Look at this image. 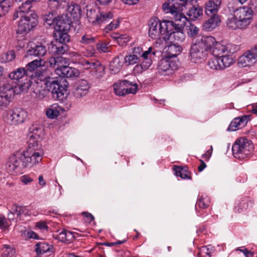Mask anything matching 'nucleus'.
Instances as JSON below:
<instances>
[{
	"label": "nucleus",
	"instance_id": "f257e3e1",
	"mask_svg": "<svg viewBox=\"0 0 257 257\" xmlns=\"http://www.w3.org/2000/svg\"><path fill=\"white\" fill-rule=\"evenodd\" d=\"M31 85V82L29 79L26 80L24 83L14 87L9 80H3L0 82V109L6 108L15 94L27 92Z\"/></svg>",
	"mask_w": 257,
	"mask_h": 257
},
{
	"label": "nucleus",
	"instance_id": "f03ea898",
	"mask_svg": "<svg viewBox=\"0 0 257 257\" xmlns=\"http://www.w3.org/2000/svg\"><path fill=\"white\" fill-rule=\"evenodd\" d=\"M253 11L248 6H242L233 11V15L228 18L227 26L231 30L245 29L252 23Z\"/></svg>",
	"mask_w": 257,
	"mask_h": 257
},
{
	"label": "nucleus",
	"instance_id": "7ed1b4c3",
	"mask_svg": "<svg viewBox=\"0 0 257 257\" xmlns=\"http://www.w3.org/2000/svg\"><path fill=\"white\" fill-rule=\"evenodd\" d=\"M173 21L164 20L160 22L157 18L151 19L149 22V35L153 39L166 40L168 39V33L173 28Z\"/></svg>",
	"mask_w": 257,
	"mask_h": 257
},
{
	"label": "nucleus",
	"instance_id": "20e7f679",
	"mask_svg": "<svg viewBox=\"0 0 257 257\" xmlns=\"http://www.w3.org/2000/svg\"><path fill=\"white\" fill-rule=\"evenodd\" d=\"M24 160L22 166L24 168H32L38 165L42 161L44 153L41 144L34 146L29 145L23 152Z\"/></svg>",
	"mask_w": 257,
	"mask_h": 257
},
{
	"label": "nucleus",
	"instance_id": "39448f33",
	"mask_svg": "<svg viewBox=\"0 0 257 257\" xmlns=\"http://www.w3.org/2000/svg\"><path fill=\"white\" fill-rule=\"evenodd\" d=\"M177 16L172 18L173 28L168 33V39H170L174 43L179 44L182 43L185 39V34L183 32V28L186 25L188 19L186 17Z\"/></svg>",
	"mask_w": 257,
	"mask_h": 257
},
{
	"label": "nucleus",
	"instance_id": "423d86ee",
	"mask_svg": "<svg viewBox=\"0 0 257 257\" xmlns=\"http://www.w3.org/2000/svg\"><path fill=\"white\" fill-rule=\"evenodd\" d=\"M194 0H168L162 6L163 10L166 13L171 15V18H175L177 16L186 17L181 12L189 6L192 5Z\"/></svg>",
	"mask_w": 257,
	"mask_h": 257
},
{
	"label": "nucleus",
	"instance_id": "0eeeda50",
	"mask_svg": "<svg viewBox=\"0 0 257 257\" xmlns=\"http://www.w3.org/2000/svg\"><path fill=\"white\" fill-rule=\"evenodd\" d=\"M251 142L244 138H240L236 140L232 147L233 156L239 159L249 157L253 150Z\"/></svg>",
	"mask_w": 257,
	"mask_h": 257
},
{
	"label": "nucleus",
	"instance_id": "6e6552de",
	"mask_svg": "<svg viewBox=\"0 0 257 257\" xmlns=\"http://www.w3.org/2000/svg\"><path fill=\"white\" fill-rule=\"evenodd\" d=\"M54 25L55 37L60 43H65L69 41L67 32L70 29L69 21H65L63 17H58L55 19Z\"/></svg>",
	"mask_w": 257,
	"mask_h": 257
},
{
	"label": "nucleus",
	"instance_id": "1a4fd4ad",
	"mask_svg": "<svg viewBox=\"0 0 257 257\" xmlns=\"http://www.w3.org/2000/svg\"><path fill=\"white\" fill-rule=\"evenodd\" d=\"M27 112L23 109H10L4 113L3 120L10 125L16 126L24 123L27 118Z\"/></svg>",
	"mask_w": 257,
	"mask_h": 257
},
{
	"label": "nucleus",
	"instance_id": "9d476101",
	"mask_svg": "<svg viewBox=\"0 0 257 257\" xmlns=\"http://www.w3.org/2000/svg\"><path fill=\"white\" fill-rule=\"evenodd\" d=\"M17 32L20 34L27 33L35 27L38 23V17L35 13H27L20 16Z\"/></svg>",
	"mask_w": 257,
	"mask_h": 257
},
{
	"label": "nucleus",
	"instance_id": "9b49d317",
	"mask_svg": "<svg viewBox=\"0 0 257 257\" xmlns=\"http://www.w3.org/2000/svg\"><path fill=\"white\" fill-rule=\"evenodd\" d=\"M24 160V154L23 152L17 151L12 154L9 158L6 163V169L8 173L15 174L20 173L22 168H24L22 166Z\"/></svg>",
	"mask_w": 257,
	"mask_h": 257
},
{
	"label": "nucleus",
	"instance_id": "f8f14e48",
	"mask_svg": "<svg viewBox=\"0 0 257 257\" xmlns=\"http://www.w3.org/2000/svg\"><path fill=\"white\" fill-rule=\"evenodd\" d=\"M240 46L232 43L223 44L217 42L213 45L210 53L214 56H218L224 53L234 54L240 50Z\"/></svg>",
	"mask_w": 257,
	"mask_h": 257
},
{
	"label": "nucleus",
	"instance_id": "ddd939ff",
	"mask_svg": "<svg viewBox=\"0 0 257 257\" xmlns=\"http://www.w3.org/2000/svg\"><path fill=\"white\" fill-rule=\"evenodd\" d=\"M48 90L51 92L55 99H62L67 95L66 86L61 85L58 81L50 80L46 83Z\"/></svg>",
	"mask_w": 257,
	"mask_h": 257
},
{
	"label": "nucleus",
	"instance_id": "4468645a",
	"mask_svg": "<svg viewBox=\"0 0 257 257\" xmlns=\"http://www.w3.org/2000/svg\"><path fill=\"white\" fill-rule=\"evenodd\" d=\"M43 128L38 125H33L29 129L28 134L29 145L34 146L41 144L40 142L43 135Z\"/></svg>",
	"mask_w": 257,
	"mask_h": 257
},
{
	"label": "nucleus",
	"instance_id": "2eb2a0df",
	"mask_svg": "<svg viewBox=\"0 0 257 257\" xmlns=\"http://www.w3.org/2000/svg\"><path fill=\"white\" fill-rule=\"evenodd\" d=\"M197 44L206 53H210L214 43L215 39L212 36H198L193 39Z\"/></svg>",
	"mask_w": 257,
	"mask_h": 257
},
{
	"label": "nucleus",
	"instance_id": "dca6fc26",
	"mask_svg": "<svg viewBox=\"0 0 257 257\" xmlns=\"http://www.w3.org/2000/svg\"><path fill=\"white\" fill-rule=\"evenodd\" d=\"M206 55V53L193 40L189 51L190 60L194 63H199Z\"/></svg>",
	"mask_w": 257,
	"mask_h": 257
},
{
	"label": "nucleus",
	"instance_id": "f3484780",
	"mask_svg": "<svg viewBox=\"0 0 257 257\" xmlns=\"http://www.w3.org/2000/svg\"><path fill=\"white\" fill-rule=\"evenodd\" d=\"M257 62V60L251 49L244 52L238 59V64L240 67H251Z\"/></svg>",
	"mask_w": 257,
	"mask_h": 257
},
{
	"label": "nucleus",
	"instance_id": "a211bd4d",
	"mask_svg": "<svg viewBox=\"0 0 257 257\" xmlns=\"http://www.w3.org/2000/svg\"><path fill=\"white\" fill-rule=\"evenodd\" d=\"M90 85L87 80H80L77 83L74 95L77 98H81L87 94Z\"/></svg>",
	"mask_w": 257,
	"mask_h": 257
},
{
	"label": "nucleus",
	"instance_id": "6ab92c4d",
	"mask_svg": "<svg viewBox=\"0 0 257 257\" xmlns=\"http://www.w3.org/2000/svg\"><path fill=\"white\" fill-rule=\"evenodd\" d=\"M48 62L50 67L55 68L56 73L57 69L61 70L69 65V60L62 56L51 57L49 59Z\"/></svg>",
	"mask_w": 257,
	"mask_h": 257
},
{
	"label": "nucleus",
	"instance_id": "aec40b11",
	"mask_svg": "<svg viewBox=\"0 0 257 257\" xmlns=\"http://www.w3.org/2000/svg\"><path fill=\"white\" fill-rule=\"evenodd\" d=\"M156 55V51H153L152 47L149 48L148 50L144 51L143 58L140 59L141 64L143 67L144 70H148L152 63V58Z\"/></svg>",
	"mask_w": 257,
	"mask_h": 257
},
{
	"label": "nucleus",
	"instance_id": "412c9836",
	"mask_svg": "<svg viewBox=\"0 0 257 257\" xmlns=\"http://www.w3.org/2000/svg\"><path fill=\"white\" fill-rule=\"evenodd\" d=\"M31 3L29 0H26L22 3L19 7L18 10L16 11L13 15V19L16 20L20 16H24L26 14L35 13L34 11L31 10Z\"/></svg>",
	"mask_w": 257,
	"mask_h": 257
},
{
	"label": "nucleus",
	"instance_id": "4be33fe9",
	"mask_svg": "<svg viewBox=\"0 0 257 257\" xmlns=\"http://www.w3.org/2000/svg\"><path fill=\"white\" fill-rule=\"evenodd\" d=\"M248 121V116H243L235 118L230 123L228 130L236 131L246 125Z\"/></svg>",
	"mask_w": 257,
	"mask_h": 257
},
{
	"label": "nucleus",
	"instance_id": "5701e85b",
	"mask_svg": "<svg viewBox=\"0 0 257 257\" xmlns=\"http://www.w3.org/2000/svg\"><path fill=\"white\" fill-rule=\"evenodd\" d=\"M56 74L60 77L72 78L79 76L80 73L77 69L67 65L61 70L57 69L56 70Z\"/></svg>",
	"mask_w": 257,
	"mask_h": 257
},
{
	"label": "nucleus",
	"instance_id": "b1692460",
	"mask_svg": "<svg viewBox=\"0 0 257 257\" xmlns=\"http://www.w3.org/2000/svg\"><path fill=\"white\" fill-rule=\"evenodd\" d=\"M56 74L60 77L72 78L79 76L80 73L77 69L67 65L61 70L57 69L56 70Z\"/></svg>",
	"mask_w": 257,
	"mask_h": 257
},
{
	"label": "nucleus",
	"instance_id": "393cba45",
	"mask_svg": "<svg viewBox=\"0 0 257 257\" xmlns=\"http://www.w3.org/2000/svg\"><path fill=\"white\" fill-rule=\"evenodd\" d=\"M221 0H208L205 5V11L207 15L216 14L220 8Z\"/></svg>",
	"mask_w": 257,
	"mask_h": 257
},
{
	"label": "nucleus",
	"instance_id": "a878e982",
	"mask_svg": "<svg viewBox=\"0 0 257 257\" xmlns=\"http://www.w3.org/2000/svg\"><path fill=\"white\" fill-rule=\"evenodd\" d=\"M166 57L172 58L176 57L180 54L183 50V48L180 45L171 43L166 47Z\"/></svg>",
	"mask_w": 257,
	"mask_h": 257
},
{
	"label": "nucleus",
	"instance_id": "bb28decb",
	"mask_svg": "<svg viewBox=\"0 0 257 257\" xmlns=\"http://www.w3.org/2000/svg\"><path fill=\"white\" fill-rule=\"evenodd\" d=\"M213 16L206 21L204 25V29L207 31H211L216 28L220 22L218 16L212 14Z\"/></svg>",
	"mask_w": 257,
	"mask_h": 257
},
{
	"label": "nucleus",
	"instance_id": "cd10ccee",
	"mask_svg": "<svg viewBox=\"0 0 257 257\" xmlns=\"http://www.w3.org/2000/svg\"><path fill=\"white\" fill-rule=\"evenodd\" d=\"M67 10V15L70 18L77 20L80 16L81 9L77 4L74 3L70 4L68 6Z\"/></svg>",
	"mask_w": 257,
	"mask_h": 257
},
{
	"label": "nucleus",
	"instance_id": "c85d7f7f",
	"mask_svg": "<svg viewBox=\"0 0 257 257\" xmlns=\"http://www.w3.org/2000/svg\"><path fill=\"white\" fill-rule=\"evenodd\" d=\"M186 14L191 20L195 21L202 17L203 15V9L198 6H193L189 9Z\"/></svg>",
	"mask_w": 257,
	"mask_h": 257
},
{
	"label": "nucleus",
	"instance_id": "c756f323",
	"mask_svg": "<svg viewBox=\"0 0 257 257\" xmlns=\"http://www.w3.org/2000/svg\"><path fill=\"white\" fill-rule=\"evenodd\" d=\"M62 108L57 103L50 105L46 110V116L51 119H54L59 114Z\"/></svg>",
	"mask_w": 257,
	"mask_h": 257
},
{
	"label": "nucleus",
	"instance_id": "7c9ffc66",
	"mask_svg": "<svg viewBox=\"0 0 257 257\" xmlns=\"http://www.w3.org/2000/svg\"><path fill=\"white\" fill-rule=\"evenodd\" d=\"M113 14L110 12H100L98 15L96 20L95 22L94 26H99L108 22L113 18Z\"/></svg>",
	"mask_w": 257,
	"mask_h": 257
},
{
	"label": "nucleus",
	"instance_id": "2f4dec72",
	"mask_svg": "<svg viewBox=\"0 0 257 257\" xmlns=\"http://www.w3.org/2000/svg\"><path fill=\"white\" fill-rule=\"evenodd\" d=\"M122 66V58L117 56L111 61L109 65V70L112 74H115L119 71Z\"/></svg>",
	"mask_w": 257,
	"mask_h": 257
},
{
	"label": "nucleus",
	"instance_id": "473e14b6",
	"mask_svg": "<svg viewBox=\"0 0 257 257\" xmlns=\"http://www.w3.org/2000/svg\"><path fill=\"white\" fill-rule=\"evenodd\" d=\"M47 53L46 47L42 45L36 46L28 51L27 53L29 55H34L35 56H43Z\"/></svg>",
	"mask_w": 257,
	"mask_h": 257
},
{
	"label": "nucleus",
	"instance_id": "72a5a7b5",
	"mask_svg": "<svg viewBox=\"0 0 257 257\" xmlns=\"http://www.w3.org/2000/svg\"><path fill=\"white\" fill-rule=\"evenodd\" d=\"M14 0H0V17L4 16L13 6Z\"/></svg>",
	"mask_w": 257,
	"mask_h": 257
},
{
	"label": "nucleus",
	"instance_id": "f704fd0d",
	"mask_svg": "<svg viewBox=\"0 0 257 257\" xmlns=\"http://www.w3.org/2000/svg\"><path fill=\"white\" fill-rule=\"evenodd\" d=\"M105 67L102 65L99 62L95 61V66L92 70L90 71L92 75L97 78H100L103 76L104 74Z\"/></svg>",
	"mask_w": 257,
	"mask_h": 257
},
{
	"label": "nucleus",
	"instance_id": "c9c22d12",
	"mask_svg": "<svg viewBox=\"0 0 257 257\" xmlns=\"http://www.w3.org/2000/svg\"><path fill=\"white\" fill-rule=\"evenodd\" d=\"M56 235L55 238L61 242L72 241L74 237L71 232L66 230H63L59 234Z\"/></svg>",
	"mask_w": 257,
	"mask_h": 257
},
{
	"label": "nucleus",
	"instance_id": "e433bc0d",
	"mask_svg": "<svg viewBox=\"0 0 257 257\" xmlns=\"http://www.w3.org/2000/svg\"><path fill=\"white\" fill-rule=\"evenodd\" d=\"M219 59L222 70L230 66L235 62L233 57L227 54L219 57Z\"/></svg>",
	"mask_w": 257,
	"mask_h": 257
},
{
	"label": "nucleus",
	"instance_id": "4c0bfd02",
	"mask_svg": "<svg viewBox=\"0 0 257 257\" xmlns=\"http://www.w3.org/2000/svg\"><path fill=\"white\" fill-rule=\"evenodd\" d=\"M207 65L210 69L213 70H222L219 57L218 56H215L209 59L207 62Z\"/></svg>",
	"mask_w": 257,
	"mask_h": 257
},
{
	"label": "nucleus",
	"instance_id": "58836bf2",
	"mask_svg": "<svg viewBox=\"0 0 257 257\" xmlns=\"http://www.w3.org/2000/svg\"><path fill=\"white\" fill-rule=\"evenodd\" d=\"M26 75V70L24 68H19L16 70L13 71L9 75V77L11 79L19 80L23 78Z\"/></svg>",
	"mask_w": 257,
	"mask_h": 257
},
{
	"label": "nucleus",
	"instance_id": "ea45409f",
	"mask_svg": "<svg viewBox=\"0 0 257 257\" xmlns=\"http://www.w3.org/2000/svg\"><path fill=\"white\" fill-rule=\"evenodd\" d=\"M158 69L159 73L164 75H169V67L168 63V58L165 57L163 58L159 63Z\"/></svg>",
	"mask_w": 257,
	"mask_h": 257
},
{
	"label": "nucleus",
	"instance_id": "a19ab883",
	"mask_svg": "<svg viewBox=\"0 0 257 257\" xmlns=\"http://www.w3.org/2000/svg\"><path fill=\"white\" fill-rule=\"evenodd\" d=\"M45 64V61L42 59L35 60L27 65V70L30 72H32L39 67L44 66Z\"/></svg>",
	"mask_w": 257,
	"mask_h": 257
},
{
	"label": "nucleus",
	"instance_id": "79ce46f5",
	"mask_svg": "<svg viewBox=\"0 0 257 257\" xmlns=\"http://www.w3.org/2000/svg\"><path fill=\"white\" fill-rule=\"evenodd\" d=\"M125 88H126V86L124 84L123 80L113 85L114 92L116 95L118 96H124L127 94V91H126Z\"/></svg>",
	"mask_w": 257,
	"mask_h": 257
},
{
	"label": "nucleus",
	"instance_id": "37998d69",
	"mask_svg": "<svg viewBox=\"0 0 257 257\" xmlns=\"http://www.w3.org/2000/svg\"><path fill=\"white\" fill-rule=\"evenodd\" d=\"M176 176L180 177L182 179H191V175L189 171L180 167H175L174 169Z\"/></svg>",
	"mask_w": 257,
	"mask_h": 257
},
{
	"label": "nucleus",
	"instance_id": "c03bdc74",
	"mask_svg": "<svg viewBox=\"0 0 257 257\" xmlns=\"http://www.w3.org/2000/svg\"><path fill=\"white\" fill-rule=\"evenodd\" d=\"M252 202L248 200H242L238 205L235 207V211L237 212H241L245 211L248 207H252Z\"/></svg>",
	"mask_w": 257,
	"mask_h": 257
},
{
	"label": "nucleus",
	"instance_id": "a18cd8bd",
	"mask_svg": "<svg viewBox=\"0 0 257 257\" xmlns=\"http://www.w3.org/2000/svg\"><path fill=\"white\" fill-rule=\"evenodd\" d=\"M52 246L47 243L40 242L36 245L35 250L38 254H43L50 250Z\"/></svg>",
	"mask_w": 257,
	"mask_h": 257
},
{
	"label": "nucleus",
	"instance_id": "49530a36",
	"mask_svg": "<svg viewBox=\"0 0 257 257\" xmlns=\"http://www.w3.org/2000/svg\"><path fill=\"white\" fill-rule=\"evenodd\" d=\"M168 58V63L169 67V74L171 75L173 74L179 68V61L172 59L171 58Z\"/></svg>",
	"mask_w": 257,
	"mask_h": 257
},
{
	"label": "nucleus",
	"instance_id": "de8ad7c7",
	"mask_svg": "<svg viewBox=\"0 0 257 257\" xmlns=\"http://www.w3.org/2000/svg\"><path fill=\"white\" fill-rule=\"evenodd\" d=\"M123 82L124 83V84L126 86L125 90L127 94H134L136 93L137 89H138V85L136 83H133L131 82H130L126 80H123Z\"/></svg>",
	"mask_w": 257,
	"mask_h": 257
},
{
	"label": "nucleus",
	"instance_id": "09e8293b",
	"mask_svg": "<svg viewBox=\"0 0 257 257\" xmlns=\"http://www.w3.org/2000/svg\"><path fill=\"white\" fill-rule=\"evenodd\" d=\"M99 12L95 10H87V17L89 22L92 23L93 25L96 20Z\"/></svg>",
	"mask_w": 257,
	"mask_h": 257
},
{
	"label": "nucleus",
	"instance_id": "8fccbe9b",
	"mask_svg": "<svg viewBox=\"0 0 257 257\" xmlns=\"http://www.w3.org/2000/svg\"><path fill=\"white\" fill-rule=\"evenodd\" d=\"M15 250L10 245L7 244L4 245L2 248V257H13L15 254Z\"/></svg>",
	"mask_w": 257,
	"mask_h": 257
},
{
	"label": "nucleus",
	"instance_id": "3c124183",
	"mask_svg": "<svg viewBox=\"0 0 257 257\" xmlns=\"http://www.w3.org/2000/svg\"><path fill=\"white\" fill-rule=\"evenodd\" d=\"M79 42L83 45H91L95 43V38L90 35L85 34L81 37Z\"/></svg>",
	"mask_w": 257,
	"mask_h": 257
},
{
	"label": "nucleus",
	"instance_id": "603ef678",
	"mask_svg": "<svg viewBox=\"0 0 257 257\" xmlns=\"http://www.w3.org/2000/svg\"><path fill=\"white\" fill-rule=\"evenodd\" d=\"M210 199L206 196H202L198 200L197 205L201 208H205L209 206Z\"/></svg>",
	"mask_w": 257,
	"mask_h": 257
},
{
	"label": "nucleus",
	"instance_id": "864d4df0",
	"mask_svg": "<svg viewBox=\"0 0 257 257\" xmlns=\"http://www.w3.org/2000/svg\"><path fill=\"white\" fill-rule=\"evenodd\" d=\"M188 23L189 25L187 26V34L189 37H194L199 32V28L194 25L191 24L189 21L186 22V24Z\"/></svg>",
	"mask_w": 257,
	"mask_h": 257
},
{
	"label": "nucleus",
	"instance_id": "5fc2aeb1",
	"mask_svg": "<svg viewBox=\"0 0 257 257\" xmlns=\"http://www.w3.org/2000/svg\"><path fill=\"white\" fill-rule=\"evenodd\" d=\"M124 61L127 65H134L140 61V58L133 54L126 55L124 58Z\"/></svg>",
	"mask_w": 257,
	"mask_h": 257
},
{
	"label": "nucleus",
	"instance_id": "6e6d98bb",
	"mask_svg": "<svg viewBox=\"0 0 257 257\" xmlns=\"http://www.w3.org/2000/svg\"><path fill=\"white\" fill-rule=\"evenodd\" d=\"M120 24L119 19L113 20L109 24L107 25L104 29L105 33H108L110 31L114 30L118 28Z\"/></svg>",
	"mask_w": 257,
	"mask_h": 257
},
{
	"label": "nucleus",
	"instance_id": "4d7b16f0",
	"mask_svg": "<svg viewBox=\"0 0 257 257\" xmlns=\"http://www.w3.org/2000/svg\"><path fill=\"white\" fill-rule=\"evenodd\" d=\"M81 52L84 56L90 57L94 55L95 50L94 47L90 46L88 47L87 48L82 49Z\"/></svg>",
	"mask_w": 257,
	"mask_h": 257
},
{
	"label": "nucleus",
	"instance_id": "13d9d810",
	"mask_svg": "<svg viewBox=\"0 0 257 257\" xmlns=\"http://www.w3.org/2000/svg\"><path fill=\"white\" fill-rule=\"evenodd\" d=\"M95 62H90L87 60H83L80 62V64L83 69L86 70H92L93 68L95 66Z\"/></svg>",
	"mask_w": 257,
	"mask_h": 257
},
{
	"label": "nucleus",
	"instance_id": "bf43d9fd",
	"mask_svg": "<svg viewBox=\"0 0 257 257\" xmlns=\"http://www.w3.org/2000/svg\"><path fill=\"white\" fill-rule=\"evenodd\" d=\"M15 58V54L14 51L11 50L6 52L3 56V58L5 62H9L13 61Z\"/></svg>",
	"mask_w": 257,
	"mask_h": 257
},
{
	"label": "nucleus",
	"instance_id": "052dcab7",
	"mask_svg": "<svg viewBox=\"0 0 257 257\" xmlns=\"http://www.w3.org/2000/svg\"><path fill=\"white\" fill-rule=\"evenodd\" d=\"M21 182L24 185H27L31 184L33 181V179L28 175H24L20 178Z\"/></svg>",
	"mask_w": 257,
	"mask_h": 257
},
{
	"label": "nucleus",
	"instance_id": "680f3d73",
	"mask_svg": "<svg viewBox=\"0 0 257 257\" xmlns=\"http://www.w3.org/2000/svg\"><path fill=\"white\" fill-rule=\"evenodd\" d=\"M51 51L53 53H56L58 54H63L64 52V46L62 45L61 46L53 45L51 47Z\"/></svg>",
	"mask_w": 257,
	"mask_h": 257
},
{
	"label": "nucleus",
	"instance_id": "e2e57ef3",
	"mask_svg": "<svg viewBox=\"0 0 257 257\" xmlns=\"http://www.w3.org/2000/svg\"><path fill=\"white\" fill-rule=\"evenodd\" d=\"M116 38L117 39L118 43L120 45H123L124 43H127L130 41L129 36L126 34L119 35Z\"/></svg>",
	"mask_w": 257,
	"mask_h": 257
},
{
	"label": "nucleus",
	"instance_id": "0e129e2a",
	"mask_svg": "<svg viewBox=\"0 0 257 257\" xmlns=\"http://www.w3.org/2000/svg\"><path fill=\"white\" fill-rule=\"evenodd\" d=\"M65 0H48L49 5L52 8H57L61 5Z\"/></svg>",
	"mask_w": 257,
	"mask_h": 257
},
{
	"label": "nucleus",
	"instance_id": "69168bd1",
	"mask_svg": "<svg viewBox=\"0 0 257 257\" xmlns=\"http://www.w3.org/2000/svg\"><path fill=\"white\" fill-rule=\"evenodd\" d=\"M20 209L21 206H18L17 205H14L11 208V211H12L13 213H14L15 215H16L17 218L19 220L20 218Z\"/></svg>",
	"mask_w": 257,
	"mask_h": 257
},
{
	"label": "nucleus",
	"instance_id": "338daca9",
	"mask_svg": "<svg viewBox=\"0 0 257 257\" xmlns=\"http://www.w3.org/2000/svg\"><path fill=\"white\" fill-rule=\"evenodd\" d=\"M9 226L6 218L2 215H0V229L7 228Z\"/></svg>",
	"mask_w": 257,
	"mask_h": 257
},
{
	"label": "nucleus",
	"instance_id": "774afa93",
	"mask_svg": "<svg viewBox=\"0 0 257 257\" xmlns=\"http://www.w3.org/2000/svg\"><path fill=\"white\" fill-rule=\"evenodd\" d=\"M144 53L142 48L138 47H135L133 51V54L138 57L139 58L141 59L143 58V55Z\"/></svg>",
	"mask_w": 257,
	"mask_h": 257
}]
</instances>
